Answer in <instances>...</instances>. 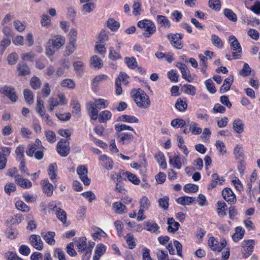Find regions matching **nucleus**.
Here are the masks:
<instances>
[{
	"label": "nucleus",
	"mask_w": 260,
	"mask_h": 260,
	"mask_svg": "<svg viewBox=\"0 0 260 260\" xmlns=\"http://www.w3.org/2000/svg\"><path fill=\"white\" fill-rule=\"evenodd\" d=\"M137 105L141 108L146 109L150 105V100L147 94L142 90L139 89L137 90L134 97Z\"/></svg>",
	"instance_id": "obj_1"
},
{
	"label": "nucleus",
	"mask_w": 260,
	"mask_h": 260,
	"mask_svg": "<svg viewBox=\"0 0 260 260\" xmlns=\"http://www.w3.org/2000/svg\"><path fill=\"white\" fill-rule=\"evenodd\" d=\"M138 26L145 29V31L143 33V35L146 38L150 37L156 31V27L154 24L148 20H143L139 21L138 22Z\"/></svg>",
	"instance_id": "obj_2"
},
{
	"label": "nucleus",
	"mask_w": 260,
	"mask_h": 260,
	"mask_svg": "<svg viewBox=\"0 0 260 260\" xmlns=\"http://www.w3.org/2000/svg\"><path fill=\"white\" fill-rule=\"evenodd\" d=\"M229 41L231 42V49L234 51L232 53L234 59L239 58L242 54V48L238 40L234 36H230L229 38Z\"/></svg>",
	"instance_id": "obj_3"
},
{
	"label": "nucleus",
	"mask_w": 260,
	"mask_h": 260,
	"mask_svg": "<svg viewBox=\"0 0 260 260\" xmlns=\"http://www.w3.org/2000/svg\"><path fill=\"white\" fill-rule=\"evenodd\" d=\"M182 34H169L167 38L170 41L171 45L177 49H181L183 47V43L181 41L183 38Z\"/></svg>",
	"instance_id": "obj_4"
},
{
	"label": "nucleus",
	"mask_w": 260,
	"mask_h": 260,
	"mask_svg": "<svg viewBox=\"0 0 260 260\" xmlns=\"http://www.w3.org/2000/svg\"><path fill=\"white\" fill-rule=\"evenodd\" d=\"M56 149L61 156H67L70 150V144L68 140L61 139L57 143Z\"/></svg>",
	"instance_id": "obj_5"
},
{
	"label": "nucleus",
	"mask_w": 260,
	"mask_h": 260,
	"mask_svg": "<svg viewBox=\"0 0 260 260\" xmlns=\"http://www.w3.org/2000/svg\"><path fill=\"white\" fill-rule=\"evenodd\" d=\"M254 244V241L252 240H244L242 242L241 252L243 257L247 258L251 254Z\"/></svg>",
	"instance_id": "obj_6"
},
{
	"label": "nucleus",
	"mask_w": 260,
	"mask_h": 260,
	"mask_svg": "<svg viewBox=\"0 0 260 260\" xmlns=\"http://www.w3.org/2000/svg\"><path fill=\"white\" fill-rule=\"evenodd\" d=\"M0 92L7 96L12 102H16L17 100V96L14 87L4 86L1 88Z\"/></svg>",
	"instance_id": "obj_7"
},
{
	"label": "nucleus",
	"mask_w": 260,
	"mask_h": 260,
	"mask_svg": "<svg viewBox=\"0 0 260 260\" xmlns=\"http://www.w3.org/2000/svg\"><path fill=\"white\" fill-rule=\"evenodd\" d=\"M226 242L223 240L221 242H218L214 237H210L208 240V245L214 251L220 252L225 246Z\"/></svg>",
	"instance_id": "obj_8"
},
{
	"label": "nucleus",
	"mask_w": 260,
	"mask_h": 260,
	"mask_svg": "<svg viewBox=\"0 0 260 260\" xmlns=\"http://www.w3.org/2000/svg\"><path fill=\"white\" fill-rule=\"evenodd\" d=\"M77 172L79 175L80 179L85 185H89L90 180L87 177V169L84 166H79L77 168Z\"/></svg>",
	"instance_id": "obj_9"
},
{
	"label": "nucleus",
	"mask_w": 260,
	"mask_h": 260,
	"mask_svg": "<svg viewBox=\"0 0 260 260\" xmlns=\"http://www.w3.org/2000/svg\"><path fill=\"white\" fill-rule=\"evenodd\" d=\"M31 245L36 249L41 250L43 248V243L40 236L32 235L29 239Z\"/></svg>",
	"instance_id": "obj_10"
},
{
	"label": "nucleus",
	"mask_w": 260,
	"mask_h": 260,
	"mask_svg": "<svg viewBox=\"0 0 260 260\" xmlns=\"http://www.w3.org/2000/svg\"><path fill=\"white\" fill-rule=\"evenodd\" d=\"M15 182L18 185L24 188H29L31 187V182L26 179H24L21 175L18 174L15 176Z\"/></svg>",
	"instance_id": "obj_11"
},
{
	"label": "nucleus",
	"mask_w": 260,
	"mask_h": 260,
	"mask_svg": "<svg viewBox=\"0 0 260 260\" xmlns=\"http://www.w3.org/2000/svg\"><path fill=\"white\" fill-rule=\"evenodd\" d=\"M185 161L186 159L183 158L182 159L183 162H182L181 158L179 155H176L172 158L170 157L169 158L170 164L174 168H176L177 169H180L181 168L182 164L185 165Z\"/></svg>",
	"instance_id": "obj_12"
},
{
	"label": "nucleus",
	"mask_w": 260,
	"mask_h": 260,
	"mask_svg": "<svg viewBox=\"0 0 260 260\" xmlns=\"http://www.w3.org/2000/svg\"><path fill=\"white\" fill-rule=\"evenodd\" d=\"M223 199L228 202L235 203L236 199L235 195L230 188H225L222 191Z\"/></svg>",
	"instance_id": "obj_13"
},
{
	"label": "nucleus",
	"mask_w": 260,
	"mask_h": 260,
	"mask_svg": "<svg viewBox=\"0 0 260 260\" xmlns=\"http://www.w3.org/2000/svg\"><path fill=\"white\" fill-rule=\"evenodd\" d=\"M87 106L90 118L93 120H96L99 116V111L98 108L94 105V103L92 102L88 103Z\"/></svg>",
	"instance_id": "obj_14"
},
{
	"label": "nucleus",
	"mask_w": 260,
	"mask_h": 260,
	"mask_svg": "<svg viewBox=\"0 0 260 260\" xmlns=\"http://www.w3.org/2000/svg\"><path fill=\"white\" fill-rule=\"evenodd\" d=\"M44 192L49 197H51L53 192L54 186L48 179L43 180L41 182Z\"/></svg>",
	"instance_id": "obj_15"
},
{
	"label": "nucleus",
	"mask_w": 260,
	"mask_h": 260,
	"mask_svg": "<svg viewBox=\"0 0 260 260\" xmlns=\"http://www.w3.org/2000/svg\"><path fill=\"white\" fill-rule=\"evenodd\" d=\"M50 43L52 44L56 49H59L65 42L64 37L61 36H56L53 37L51 39L49 40Z\"/></svg>",
	"instance_id": "obj_16"
},
{
	"label": "nucleus",
	"mask_w": 260,
	"mask_h": 260,
	"mask_svg": "<svg viewBox=\"0 0 260 260\" xmlns=\"http://www.w3.org/2000/svg\"><path fill=\"white\" fill-rule=\"evenodd\" d=\"M212 180L211 182L209 184L208 187V190H211L214 188L219 181V184H222V182L224 181V179L222 177H219L217 174H213L211 176Z\"/></svg>",
	"instance_id": "obj_17"
},
{
	"label": "nucleus",
	"mask_w": 260,
	"mask_h": 260,
	"mask_svg": "<svg viewBox=\"0 0 260 260\" xmlns=\"http://www.w3.org/2000/svg\"><path fill=\"white\" fill-rule=\"evenodd\" d=\"M90 64L91 68L98 69H101L103 66L102 59L96 55H94L90 58Z\"/></svg>",
	"instance_id": "obj_18"
},
{
	"label": "nucleus",
	"mask_w": 260,
	"mask_h": 260,
	"mask_svg": "<svg viewBox=\"0 0 260 260\" xmlns=\"http://www.w3.org/2000/svg\"><path fill=\"white\" fill-rule=\"evenodd\" d=\"M41 236L44 240L49 245H52L55 244V233L53 232H48L47 233H42Z\"/></svg>",
	"instance_id": "obj_19"
},
{
	"label": "nucleus",
	"mask_w": 260,
	"mask_h": 260,
	"mask_svg": "<svg viewBox=\"0 0 260 260\" xmlns=\"http://www.w3.org/2000/svg\"><path fill=\"white\" fill-rule=\"evenodd\" d=\"M244 124L240 119H236L233 122V128L237 134H241L244 131Z\"/></svg>",
	"instance_id": "obj_20"
},
{
	"label": "nucleus",
	"mask_w": 260,
	"mask_h": 260,
	"mask_svg": "<svg viewBox=\"0 0 260 260\" xmlns=\"http://www.w3.org/2000/svg\"><path fill=\"white\" fill-rule=\"evenodd\" d=\"M140 208L138 211V214H143L145 210H148L150 206V202L146 197H143L140 201Z\"/></svg>",
	"instance_id": "obj_21"
},
{
	"label": "nucleus",
	"mask_w": 260,
	"mask_h": 260,
	"mask_svg": "<svg viewBox=\"0 0 260 260\" xmlns=\"http://www.w3.org/2000/svg\"><path fill=\"white\" fill-rule=\"evenodd\" d=\"M167 223L169 225L167 228L168 232L174 233L177 231L179 226V223L175 221L173 218H169L168 219Z\"/></svg>",
	"instance_id": "obj_22"
},
{
	"label": "nucleus",
	"mask_w": 260,
	"mask_h": 260,
	"mask_svg": "<svg viewBox=\"0 0 260 260\" xmlns=\"http://www.w3.org/2000/svg\"><path fill=\"white\" fill-rule=\"evenodd\" d=\"M17 71L19 72V76H25L30 73L29 68L24 62H20L18 64Z\"/></svg>",
	"instance_id": "obj_23"
},
{
	"label": "nucleus",
	"mask_w": 260,
	"mask_h": 260,
	"mask_svg": "<svg viewBox=\"0 0 260 260\" xmlns=\"http://www.w3.org/2000/svg\"><path fill=\"white\" fill-rule=\"evenodd\" d=\"M117 137L119 139L120 141L123 143H130L133 139L134 137L132 134L127 133H117Z\"/></svg>",
	"instance_id": "obj_24"
},
{
	"label": "nucleus",
	"mask_w": 260,
	"mask_h": 260,
	"mask_svg": "<svg viewBox=\"0 0 260 260\" xmlns=\"http://www.w3.org/2000/svg\"><path fill=\"white\" fill-rule=\"evenodd\" d=\"M57 167L55 163L51 164L49 165L48 168V174L50 176V179L53 182H56L57 177Z\"/></svg>",
	"instance_id": "obj_25"
},
{
	"label": "nucleus",
	"mask_w": 260,
	"mask_h": 260,
	"mask_svg": "<svg viewBox=\"0 0 260 260\" xmlns=\"http://www.w3.org/2000/svg\"><path fill=\"white\" fill-rule=\"evenodd\" d=\"M106 251V247L103 244H99L96 245L93 259L99 260L100 257L103 255Z\"/></svg>",
	"instance_id": "obj_26"
},
{
	"label": "nucleus",
	"mask_w": 260,
	"mask_h": 260,
	"mask_svg": "<svg viewBox=\"0 0 260 260\" xmlns=\"http://www.w3.org/2000/svg\"><path fill=\"white\" fill-rule=\"evenodd\" d=\"M76 40L72 39L71 40L69 44L66 47V49L63 53L64 56H69L74 52L76 48Z\"/></svg>",
	"instance_id": "obj_27"
},
{
	"label": "nucleus",
	"mask_w": 260,
	"mask_h": 260,
	"mask_svg": "<svg viewBox=\"0 0 260 260\" xmlns=\"http://www.w3.org/2000/svg\"><path fill=\"white\" fill-rule=\"evenodd\" d=\"M112 116V114L110 111L105 110L102 111L100 113L98 116L99 121L100 123L106 122L109 120Z\"/></svg>",
	"instance_id": "obj_28"
},
{
	"label": "nucleus",
	"mask_w": 260,
	"mask_h": 260,
	"mask_svg": "<svg viewBox=\"0 0 260 260\" xmlns=\"http://www.w3.org/2000/svg\"><path fill=\"white\" fill-rule=\"evenodd\" d=\"M99 159L103 162L104 161H108V166L107 165H105L104 163H102V166L105 168V169L107 170H111L113 168V161L111 160L110 158H109L108 156H107L106 155L104 154L102 155H101L99 157Z\"/></svg>",
	"instance_id": "obj_29"
},
{
	"label": "nucleus",
	"mask_w": 260,
	"mask_h": 260,
	"mask_svg": "<svg viewBox=\"0 0 260 260\" xmlns=\"http://www.w3.org/2000/svg\"><path fill=\"white\" fill-rule=\"evenodd\" d=\"M245 233V231L240 226L236 228V232L233 235L232 239L235 242H237L242 239Z\"/></svg>",
	"instance_id": "obj_30"
},
{
	"label": "nucleus",
	"mask_w": 260,
	"mask_h": 260,
	"mask_svg": "<svg viewBox=\"0 0 260 260\" xmlns=\"http://www.w3.org/2000/svg\"><path fill=\"white\" fill-rule=\"evenodd\" d=\"M87 240L85 237L78 238L77 240L76 246L80 251H85L86 248Z\"/></svg>",
	"instance_id": "obj_31"
},
{
	"label": "nucleus",
	"mask_w": 260,
	"mask_h": 260,
	"mask_svg": "<svg viewBox=\"0 0 260 260\" xmlns=\"http://www.w3.org/2000/svg\"><path fill=\"white\" fill-rule=\"evenodd\" d=\"M113 209L116 213L122 214L126 209V207L121 202H116L113 204Z\"/></svg>",
	"instance_id": "obj_32"
},
{
	"label": "nucleus",
	"mask_w": 260,
	"mask_h": 260,
	"mask_svg": "<svg viewBox=\"0 0 260 260\" xmlns=\"http://www.w3.org/2000/svg\"><path fill=\"white\" fill-rule=\"evenodd\" d=\"M177 202L181 205H189L195 201V198L188 197H182L177 199Z\"/></svg>",
	"instance_id": "obj_33"
},
{
	"label": "nucleus",
	"mask_w": 260,
	"mask_h": 260,
	"mask_svg": "<svg viewBox=\"0 0 260 260\" xmlns=\"http://www.w3.org/2000/svg\"><path fill=\"white\" fill-rule=\"evenodd\" d=\"M45 135L46 138V140L50 143L53 144L56 141V136L55 133L52 131H45Z\"/></svg>",
	"instance_id": "obj_34"
},
{
	"label": "nucleus",
	"mask_w": 260,
	"mask_h": 260,
	"mask_svg": "<svg viewBox=\"0 0 260 260\" xmlns=\"http://www.w3.org/2000/svg\"><path fill=\"white\" fill-rule=\"evenodd\" d=\"M55 214L59 220L63 223H65L67 220V214L66 212L60 208L56 209Z\"/></svg>",
	"instance_id": "obj_35"
},
{
	"label": "nucleus",
	"mask_w": 260,
	"mask_h": 260,
	"mask_svg": "<svg viewBox=\"0 0 260 260\" xmlns=\"http://www.w3.org/2000/svg\"><path fill=\"white\" fill-rule=\"evenodd\" d=\"M107 26L113 31L117 30L120 26L119 22L112 18H109L107 21Z\"/></svg>",
	"instance_id": "obj_36"
},
{
	"label": "nucleus",
	"mask_w": 260,
	"mask_h": 260,
	"mask_svg": "<svg viewBox=\"0 0 260 260\" xmlns=\"http://www.w3.org/2000/svg\"><path fill=\"white\" fill-rule=\"evenodd\" d=\"M30 85L31 88L35 90L40 88L41 85L40 79L36 76L32 77L30 81Z\"/></svg>",
	"instance_id": "obj_37"
},
{
	"label": "nucleus",
	"mask_w": 260,
	"mask_h": 260,
	"mask_svg": "<svg viewBox=\"0 0 260 260\" xmlns=\"http://www.w3.org/2000/svg\"><path fill=\"white\" fill-rule=\"evenodd\" d=\"M146 224V230L151 233H156V231L159 229L158 224L154 222H147Z\"/></svg>",
	"instance_id": "obj_38"
},
{
	"label": "nucleus",
	"mask_w": 260,
	"mask_h": 260,
	"mask_svg": "<svg viewBox=\"0 0 260 260\" xmlns=\"http://www.w3.org/2000/svg\"><path fill=\"white\" fill-rule=\"evenodd\" d=\"M123 175H125L128 180L133 183L134 184H138L140 182V180L138 179L137 176L130 172H126L122 173Z\"/></svg>",
	"instance_id": "obj_39"
},
{
	"label": "nucleus",
	"mask_w": 260,
	"mask_h": 260,
	"mask_svg": "<svg viewBox=\"0 0 260 260\" xmlns=\"http://www.w3.org/2000/svg\"><path fill=\"white\" fill-rule=\"evenodd\" d=\"M171 124L174 127L182 128L186 125V122L183 119L177 118L173 120Z\"/></svg>",
	"instance_id": "obj_40"
},
{
	"label": "nucleus",
	"mask_w": 260,
	"mask_h": 260,
	"mask_svg": "<svg viewBox=\"0 0 260 260\" xmlns=\"http://www.w3.org/2000/svg\"><path fill=\"white\" fill-rule=\"evenodd\" d=\"M155 157L159 164V166L163 169H165L167 168V163L166 162V160L164 157V155L163 154L159 153L156 155H155Z\"/></svg>",
	"instance_id": "obj_41"
},
{
	"label": "nucleus",
	"mask_w": 260,
	"mask_h": 260,
	"mask_svg": "<svg viewBox=\"0 0 260 260\" xmlns=\"http://www.w3.org/2000/svg\"><path fill=\"white\" fill-rule=\"evenodd\" d=\"M23 94L25 101L26 103L31 104L33 103V95L32 91L28 89H25L23 91Z\"/></svg>",
	"instance_id": "obj_42"
},
{
	"label": "nucleus",
	"mask_w": 260,
	"mask_h": 260,
	"mask_svg": "<svg viewBox=\"0 0 260 260\" xmlns=\"http://www.w3.org/2000/svg\"><path fill=\"white\" fill-rule=\"evenodd\" d=\"M224 15L229 20L235 22L237 21V18L236 14L231 9H225L223 12Z\"/></svg>",
	"instance_id": "obj_43"
},
{
	"label": "nucleus",
	"mask_w": 260,
	"mask_h": 260,
	"mask_svg": "<svg viewBox=\"0 0 260 260\" xmlns=\"http://www.w3.org/2000/svg\"><path fill=\"white\" fill-rule=\"evenodd\" d=\"M24 147L22 145H20L16 148L15 150V153L16 154V158L18 159V160L24 159Z\"/></svg>",
	"instance_id": "obj_44"
},
{
	"label": "nucleus",
	"mask_w": 260,
	"mask_h": 260,
	"mask_svg": "<svg viewBox=\"0 0 260 260\" xmlns=\"http://www.w3.org/2000/svg\"><path fill=\"white\" fill-rule=\"evenodd\" d=\"M124 59L125 63L127 64L129 68L134 69L137 67L138 63L134 57H126Z\"/></svg>",
	"instance_id": "obj_45"
},
{
	"label": "nucleus",
	"mask_w": 260,
	"mask_h": 260,
	"mask_svg": "<svg viewBox=\"0 0 260 260\" xmlns=\"http://www.w3.org/2000/svg\"><path fill=\"white\" fill-rule=\"evenodd\" d=\"M175 107L180 111H184L186 109L187 104L186 102L183 101L181 99H179L175 104Z\"/></svg>",
	"instance_id": "obj_46"
},
{
	"label": "nucleus",
	"mask_w": 260,
	"mask_h": 260,
	"mask_svg": "<svg viewBox=\"0 0 260 260\" xmlns=\"http://www.w3.org/2000/svg\"><path fill=\"white\" fill-rule=\"evenodd\" d=\"M16 208L22 212H27L29 211V207L22 201H18L15 204Z\"/></svg>",
	"instance_id": "obj_47"
},
{
	"label": "nucleus",
	"mask_w": 260,
	"mask_h": 260,
	"mask_svg": "<svg viewBox=\"0 0 260 260\" xmlns=\"http://www.w3.org/2000/svg\"><path fill=\"white\" fill-rule=\"evenodd\" d=\"M71 105L73 108L72 113L75 115L80 116L81 108L79 103L76 101H74Z\"/></svg>",
	"instance_id": "obj_48"
},
{
	"label": "nucleus",
	"mask_w": 260,
	"mask_h": 260,
	"mask_svg": "<svg viewBox=\"0 0 260 260\" xmlns=\"http://www.w3.org/2000/svg\"><path fill=\"white\" fill-rule=\"evenodd\" d=\"M198 186L193 184H187L184 186V191L185 192H196L198 190Z\"/></svg>",
	"instance_id": "obj_49"
},
{
	"label": "nucleus",
	"mask_w": 260,
	"mask_h": 260,
	"mask_svg": "<svg viewBox=\"0 0 260 260\" xmlns=\"http://www.w3.org/2000/svg\"><path fill=\"white\" fill-rule=\"evenodd\" d=\"M169 197L165 196L164 197L160 198L158 200L159 206L162 208L164 210H167L169 207Z\"/></svg>",
	"instance_id": "obj_50"
},
{
	"label": "nucleus",
	"mask_w": 260,
	"mask_h": 260,
	"mask_svg": "<svg viewBox=\"0 0 260 260\" xmlns=\"http://www.w3.org/2000/svg\"><path fill=\"white\" fill-rule=\"evenodd\" d=\"M95 8V4L93 3L89 2L84 4L82 6V10L87 13H91Z\"/></svg>",
	"instance_id": "obj_51"
},
{
	"label": "nucleus",
	"mask_w": 260,
	"mask_h": 260,
	"mask_svg": "<svg viewBox=\"0 0 260 260\" xmlns=\"http://www.w3.org/2000/svg\"><path fill=\"white\" fill-rule=\"evenodd\" d=\"M205 85L208 91L211 93H215L216 91V88L212 80L210 79L207 80L205 82Z\"/></svg>",
	"instance_id": "obj_52"
},
{
	"label": "nucleus",
	"mask_w": 260,
	"mask_h": 260,
	"mask_svg": "<svg viewBox=\"0 0 260 260\" xmlns=\"http://www.w3.org/2000/svg\"><path fill=\"white\" fill-rule=\"evenodd\" d=\"M157 21L160 23L163 24L166 27H170L171 24L168 18L162 15H157L156 16Z\"/></svg>",
	"instance_id": "obj_53"
},
{
	"label": "nucleus",
	"mask_w": 260,
	"mask_h": 260,
	"mask_svg": "<svg viewBox=\"0 0 260 260\" xmlns=\"http://www.w3.org/2000/svg\"><path fill=\"white\" fill-rule=\"evenodd\" d=\"M56 48L48 41L46 46V54L47 56H50L54 54Z\"/></svg>",
	"instance_id": "obj_54"
},
{
	"label": "nucleus",
	"mask_w": 260,
	"mask_h": 260,
	"mask_svg": "<svg viewBox=\"0 0 260 260\" xmlns=\"http://www.w3.org/2000/svg\"><path fill=\"white\" fill-rule=\"evenodd\" d=\"M211 41L212 44L219 48H221L223 46L222 42L221 39L216 35H212L211 36Z\"/></svg>",
	"instance_id": "obj_55"
},
{
	"label": "nucleus",
	"mask_w": 260,
	"mask_h": 260,
	"mask_svg": "<svg viewBox=\"0 0 260 260\" xmlns=\"http://www.w3.org/2000/svg\"><path fill=\"white\" fill-rule=\"evenodd\" d=\"M115 128L117 131V133H122V131L124 130H129L131 131H134V128L130 126L126 125L124 124H116L115 125Z\"/></svg>",
	"instance_id": "obj_56"
},
{
	"label": "nucleus",
	"mask_w": 260,
	"mask_h": 260,
	"mask_svg": "<svg viewBox=\"0 0 260 260\" xmlns=\"http://www.w3.org/2000/svg\"><path fill=\"white\" fill-rule=\"evenodd\" d=\"M209 6L212 9L218 11L221 8V5L219 0H209Z\"/></svg>",
	"instance_id": "obj_57"
},
{
	"label": "nucleus",
	"mask_w": 260,
	"mask_h": 260,
	"mask_svg": "<svg viewBox=\"0 0 260 260\" xmlns=\"http://www.w3.org/2000/svg\"><path fill=\"white\" fill-rule=\"evenodd\" d=\"M198 123H191L190 127H189V131L194 135H199L202 132V129L201 127L198 126Z\"/></svg>",
	"instance_id": "obj_58"
},
{
	"label": "nucleus",
	"mask_w": 260,
	"mask_h": 260,
	"mask_svg": "<svg viewBox=\"0 0 260 260\" xmlns=\"http://www.w3.org/2000/svg\"><path fill=\"white\" fill-rule=\"evenodd\" d=\"M122 120L129 123H138L139 119L134 116L123 115L121 116Z\"/></svg>",
	"instance_id": "obj_59"
},
{
	"label": "nucleus",
	"mask_w": 260,
	"mask_h": 260,
	"mask_svg": "<svg viewBox=\"0 0 260 260\" xmlns=\"http://www.w3.org/2000/svg\"><path fill=\"white\" fill-rule=\"evenodd\" d=\"M182 74V77L183 79H185L189 82H191L192 80V79L191 76L188 73H189V70L187 67H185L184 68L181 69L180 71Z\"/></svg>",
	"instance_id": "obj_60"
},
{
	"label": "nucleus",
	"mask_w": 260,
	"mask_h": 260,
	"mask_svg": "<svg viewBox=\"0 0 260 260\" xmlns=\"http://www.w3.org/2000/svg\"><path fill=\"white\" fill-rule=\"evenodd\" d=\"M168 78L173 82H177L178 81V75L177 74V71L175 70H172L169 71L168 74Z\"/></svg>",
	"instance_id": "obj_61"
},
{
	"label": "nucleus",
	"mask_w": 260,
	"mask_h": 260,
	"mask_svg": "<svg viewBox=\"0 0 260 260\" xmlns=\"http://www.w3.org/2000/svg\"><path fill=\"white\" fill-rule=\"evenodd\" d=\"M184 92L187 94L194 95L196 93V88L192 85H186L184 86Z\"/></svg>",
	"instance_id": "obj_62"
},
{
	"label": "nucleus",
	"mask_w": 260,
	"mask_h": 260,
	"mask_svg": "<svg viewBox=\"0 0 260 260\" xmlns=\"http://www.w3.org/2000/svg\"><path fill=\"white\" fill-rule=\"evenodd\" d=\"M54 255L59 260H66L64 252L59 248L55 249Z\"/></svg>",
	"instance_id": "obj_63"
},
{
	"label": "nucleus",
	"mask_w": 260,
	"mask_h": 260,
	"mask_svg": "<svg viewBox=\"0 0 260 260\" xmlns=\"http://www.w3.org/2000/svg\"><path fill=\"white\" fill-rule=\"evenodd\" d=\"M250 10L256 14H260V2L256 0L250 7Z\"/></svg>",
	"instance_id": "obj_64"
}]
</instances>
